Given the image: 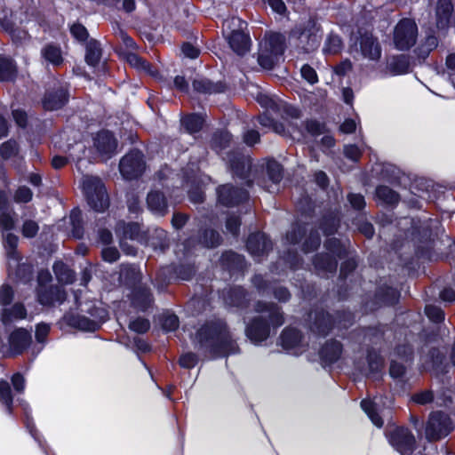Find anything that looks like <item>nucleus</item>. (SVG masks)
<instances>
[{"label": "nucleus", "instance_id": "2", "mask_svg": "<svg viewBox=\"0 0 455 455\" xmlns=\"http://www.w3.org/2000/svg\"><path fill=\"white\" fill-rule=\"evenodd\" d=\"M256 311L262 315L255 318L246 329L247 337L253 342L265 340L269 335V324L278 327L283 323V315L279 307L274 304L259 302Z\"/></svg>", "mask_w": 455, "mask_h": 455}, {"label": "nucleus", "instance_id": "35", "mask_svg": "<svg viewBox=\"0 0 455 455\" xmlns=\"http://www.w3.org/2000/svg\"><path fill=\"white\" fill-rule=\"evenodd\" d=\"M181 122L189 133H194L202 128L204 120L200 116L194 114L184 117Z\"/></svg>", "mask_w": 455, "mask_h": 455}, {"label": "nucleus", "instance_id": "46", "mask_svg": "<svg viewBox=\"0 0 455 455\" xmlns=\"http://www.w3.org/2000/svg\"><path fill=\"white\" fill-rule=\"evenodd\" d=\"M39 230L38 224L31 220H27L22 225V235L24 237L32 238L36 235Z\"/></svg>", "mask_w": 455, "mask_h": 455}, {"label": "nucleus", "instance_id": "64", "mask_svg": "<svg viewBox=\"0 0 455 455\" xmlns=\"http://www.w3.org/2000/svg\"><path fill=\"white\" fill-rule=\"evenodd\" d=\"M240 227V220L237 217L232 216L227 220L226 228L234 235H236Z\"/></svg>", "mask_w": 455, "mask_h": 455}, {"label": "nucleus", "instance_id": "42", "mask_svg": "<svg viewBox=\"0 0 455 455\" xmlns=\"http://www.w3.org/2000/svg\"><path fill=\"white\" fill-rule=\"evenodd\" d=\"M267 171L269 179L275 183L277 184L283 176L282 167L275 161H269L267 164Z\"/></svg>", "mask_w": 455, "mask_h": 455}, {"label": "nucleus", "instance_id": "14", "mask_svg": "<svg viewBox=\"0 0 455 455\" xmlns=\"http://www.w3.org/2000/svg\"><path fill=\"white\" fill-rule=\"evenodd\" d=\"M93 148L99 157L106 161L116 154L117 140L111 132L102 131L94 138Z\"/></svg>", "mask_w": 455, "mask_h": 455}, {"label": "nucleus", "instance_id": "19", "mask_svg": "<svg viewBox=\"0 0 455 455\" xmlns=\"http://www.w3.org/2000/svg\"><path fill=\"white\" fill-rule=\"evenodd\" d=\"M309 319L314 321L313 323L310 324V330L314 333L324 336L331 329V316L323 311L311 313Z\"/></svg>", "mask_w": 455, "mask_h": 455}, {"label": "nucleus", "instance_id": "20", "mask_svg": "<svg viewBox=\"0 0 455 455\" xmlns=\"http://www.w3.org/2000/svg\"><path fill=\"white\" fill-rule=\"evenodd\" d=\"M63 320L68 325L82 331H94L99 328L97 322L73 313L65 315Z\"/></svg>", "mask_w": 455, "mask_h": 455}, {"label": "nucleus", "instance_id": "5", "mask_svg": "<svg viewBox=\"0 0 455 455\" xmlns=\"http://www.w3.org/2000/svg\"><path fill=\"white\" fill-rule=\"evenodd\" d=\"M244 24L238 18H232L223 22V30L228 34V44L238 55H243L250 50V38L242 31Z\"/></svg>", "mask_w": 455, "mask_h": 455}, {"label": "nucleus", "instance_id": "21", "mask_svg": "<svg viewBox=\"0 0 455 455\" xmlns=\"http://www.w3.org/2000/svg\"><path fill=\"white\" fill-rule=\"evenodd\" d=\"M148 209L155 214L164 216L167 212V202L164 196L159 191H151L147 197Z\"/></svg>", "mask_w": 455, "mask_h": 455}, {"label": "nucleus", "instance_id": "1", "mask_svg": "<svg viewBox=\"0 0 455 455\" xmlns=\"http://www.w3.org/2000/svg\"><path fill=\"white\" fill-rule=\"evenodd\" d=\"M195 342L217 356L235 352V346L229 332L227 331L226 325L220 322L206 324L199 329Z\"/></svg>", "mask_w": 455, "mask_h": 455}, {"label": "nucleus", "instance_id": "55", "mask_svg": "<svg viewBox=\"0 0 455 455\" xmlns=\"http://www.w3.org/2000/svg\"><path fill=\"white\" fill-rule=\"evenodd\" d=\"M320 245V237L317 233H312L304 243L305 251H312Z\"/></svg>", "mask_w": 455, "mask_h": 455}, {"label": "nucleus", "instance_id": "22", "mask_svg": "<svg viewBox=\"0 0 455 455\" xmlns=\"http://www.w3.org/2000/svg\"><path fill=\"white\" fill-rule=\"evenodd\" d=\"M302 336L300 332L293 328L284 330L281 335V345L287 350L296 349L295 353L301 352L299 347L301 344Z\"/></svg>", "mask_w": 455, "mask_h": 455}, {"label": "nucleus", "instance_id": "63", "mask_svg": "<svg viewBox=\"0 0 455 455\" xmlns=\"http://www.w3.org/2000/svg\"><path fill=\"white\" fill-rule=\"evenodd\" d=\"M389 372L391 377L393 378H400L405 372V367L403 364L397 363L396 361H392Z\"/></svg>", "mask_w": 455, "mask_h": 455}, {"label": "nucleus", "instance_id": "56", "mask_svg": "<svg viewBox=\"0 0 455 455\" xmlns=\"http://www.w3.org/2000/svg\"><path fill=\"white\" fill-rule=\"evenodd\" d=\"M13 292L8 285H3L0 288V304L8 305L12 299Z\"/></svg>", "mask_w": 455, "mask_h": 455}, {"label": "nucleus", "instance_id": "60", "mask_svg": "<svg viewBox=\"0 0 455 455\" xmlns=\"http://www.w3.org/2000/svg\"><path fill=\"white\" fill-rule=\"evenodd\" d=\"M348 201L351 204L352 207H354L356 210H361L365 205L364 198L360 194L348 195Z\"/></svg>", "mask_w": 455, "mask_h": 455}, {"label": "nucleus", "instance_id": "39", "mask_svg": "<svg viewBox=\"0 0 455 455\" xmlns=\"http://www.w3.org/2000/svg\"><path fill=\"white\" fill-rule=\"evenodd\" d=\"M14 212L10 209L0 212V228L2 230H12L15 226Z\"/></svg>", "mask_w": 455, "mask_h": 455}, {"label": "nucleus", "instance_id": "40", "mask_svg": "<svg viewBox=\"0 0 455 455\" xmlns=\"http://www.w3.org/2000/svg\"><path fill=\"white\" fill-rule=\"evenodd\" d=\"M220 243V235L213 230H205L200 243L205 247H215Z\"/></svg>", "mask_w": 455, "mask_h": 455}, {"label": "nucleus", "instance_id": "33", "mask_svg": "<svg viewBox=\"0 0 455 455\" xmlns=\"http://www.w3.org/2000/svg\"><path fill=\"white\" fill-rule=\"evenodd\" d=\"M376 196L379 200L387 204H396L399 200L398 194L386 186H379L377 188Z\"/></svg>", "mask_w": 455, "mask_h": 455}, {"label": "nucleus", "instance_id": "61", "mask_svg": "<svg viewBox=\"0 0 455 455\" xmlns=\"http://www.w3.org/2000/svg\"><path fill=\"white\" fill-rule=\"evenodd\" d=\"M50 326L45 323H40L36 326V339L38 342L42 343L45 340V338L49 334Z\"/></svg>", "mask_w": 455, "mask_h": 455}, {"label": "nucleus", "instance_id": "59", "mask_svg": "<svg viewBox=\"0 0 455 455\" xmlns=\"http://www.w3.org/2000/svg\"><path fill=\"white\" fill-rule=\"evenodd\" d=\"M315 265L316 267L325 269L326 271L331 272L336 269L337 267V261L331 258L327 257L326 263H322L321 259L317 258L315 261Z\"/></svg>", "mask_w": 455, "mask_h": 455}, {"label": "nucleus", "instance_id": "25", "mask_svg": "<svg viewBox=\"0 0 455 455\" xmlns=\"http://www.w3.org/2000/svg\"><path fill=\"white\" fill-rule=\"evenodd\" d=\"M44 60L53 66H60L63 62L62 51L60 46L48 44L41 50Z\"/></svg>", "mask_w": 455, "mask_h": 455}, {"label": "nucleus", "instance_id": "10", "mask_svg": "<svg viewBox=\"0 0 455 455\" xmlns=\"http://www.w3.org/2000/svg\"><path fill=\"white\" fill-rule=\"evenodd\" d=\"M116 235L120 238V246L122 250L129 254H135V249L127 244L126 240L139 241L142 243L144 241V233L141 231L140 227L137 223H124L119 222L116 229Z\"/></svg>", "mask_w": 455, "mask_h": 455}, {"label": "nucleus", "instance_id": "57", "mask_svg": "<svg viewBox=\"0 0 455 455\" xmlns=\"http://www.w3.org/2000/svg\"><path fill=\"white\" fill-rule=\"evenodd\" d=\"M70 31L71 34L80 41H84L88 36L86 28L81 24H74Z\"/></svg>", "mask_w": 455, "mask_h": 455}, {"label": "nucleus", "instance_id": "51", "mask_svg": "<svg viewBox=\"0 0 455 455\" xmlns=\"http://www.w3.org/2000/svg\"><path fill=\"white\" fill-rule=\"evenodd\" d=\"M162 326L166 331H172L178 328L179 320L174 315H166L163 318Z\"/></svg>", "mask_w": 455, "mask_h": 455}, {"label": "nucleus", "instance_id": "3", "mask_svg": "<svg viewBox=\"0 0 455 455\" xmlns=\"http://www.w3.org/2000/svg\"><path fill=\"white\" fill-rule=\"evenodd\" d=\"M283 50V36L278 33L266 35L260 43L258 57L259 64L266 69H271L280 60Z\"/></svg>", "mask_w": 455, "mask_h": 455}, {"label": "nucleus", "instance_id": "23", "mask_svg": "<svg viewBox=\"0 0 455 455\" xmlns=\"http://www.w3.org/2000/svg\"><path fill=\"white\" fill-rule=\"evenodd\" d=\"M153 302L149 290L144 286H139L132 291V303L140 310H146Z\"/></svg>", "mask_w": 455, "mask_h": 455}, {"label": "nucleus", "instance_id": "4", "mask_svg": "<svg viewBox=\"0 0 455 455\" xmlns=\"http://www.w3.org/2000/svg\"><path fill=\"white\" fill-rule=\"evenodd\" d=\"M83 190L88 204L96 212H104L109 205L106 188L101 180L92 176H84Z\"/></svg>", "mask_w": 455, "mask_h": 455}, {"label": "nucleus", "instance_id": "16", "mask_svg": "<svg viewBox=\"0 0 455 455\" xmlns=\"http://www.w3.org/2000/svg\"><path fill=\"white\" fill-rule=\"evenodd\" d=\"M248 193L231 185H223L218 189V198L224 205L231 206L246 200Z\"/></svg>", "mask_w": 455, "mask_h": 455}, {"label": "nucleus", "instance_id": "50", "mask_svg": "<svg viewBox=\"0 0 455 455\" xmlns=\"http://www.w3.org/2000/svg\"><path fill=\"white\" fill-rule=\"evenodd\" d=\"M302 77L307 80L309 84H314L318 81V77L315 70L309 65L302 66L301 69Z\"/></svg>", "mask_w": 455, "mask_h": 455}, {"label": "nucleus", "instance_id": "7", "mask_svg": "<svg viewBox=\"0 0 455 455\" xmlns=\"http://www.w3.org/2000/svg\"><path fill=\"white\" fill-rule=\"evenodd\" d=\"M291 36L298 39L299 45L307 52L316 49L320 44L321 36L316 23L308 20L305 24L297 26Z\"/></svg>", "mask_w": 455, "mask_h": 455}, {"label": "nucleus", "instance_id": "34", "mask_svg": "<svg viewBox=\"0 0 455 455\" xmlns=\"http://www.w3.org/2000/svg\"><path fill=\"white\" fill-rule=\"evenodd\" d=\"M101 51L95 41H91L86 45L85 60L91 66H96L100 60Z\"/></svg>", "mask_w": 455, "mask_h": 455}, {"label": "nucleus", "instance_id": "9", "mask_svg": "<svg viewBox=\"0 0 455 455\" xmlns=\"http://www.w3.org/2000/svg\"><path fill=\"white\" fill-rule=\"evenodd\" d=\"M387 436L390 444L395 448L401 455H411L415 447L414 435L403 427L390 428Z\"/></svg>", "mask_w": 455, "mask_h": 455}, {"label": "nucleus", "instance_id": "45", "mask_svg": "<svg viewBox=\"0 0 455 455\" xmlns=\"http://www.w3.org/2000/svg\"><path fill=\"white\" fill-rule=\"evenodd\" d=\"M425 312L433 322L439 323L444 319V313L439 307L427 305L426 306Z\"/></svg>", "mask_w": 455, "mask_h": 455}, {"label": "nucleus", "instance_id": "32", "mask_svg": "<svg viewBox=\"0 0 455 455\" xmlns=\"http://www.w3.org/2000/svg\"><path fill=\"white\" fill-rule=\"evenodd\" d=\"M53 271L57 279L63 283H71L75 280L74 273L63 262H56Z\"/></svg>", "mask_w": 455, "mask_h": 455}, {"label": "nucleus", "instance_id": "54", "mask_svg": "<svg viewBox=\"0 0 455 455\" xmlns=\"http://www.w3.org/2000/svg\"><path fill=\"white\" fill-rule=\"evenodd\" d=\"M412 400L418 404H427L433 401V394L431 391L426 390L413 395Z\"/></svg>", "mask_w": 455, "mask_h": 455}, {"label": "nucleus", "instance_id": "41", "mask_svg": "<svg viewBox=\"0 0 455 455\" xmlns=\"http://www.w3.org/2000/svg\"><path fill=\"white\" fill-rule=\"evenodd\" d=\"M193 87L196 91L199 92H218L220 90L218 86L213 84L207 79H197L193 82Z\"/></svg>", "mask_w": 455, "mask_h": 455}, {"label": "nucleus", "instance_id": "17", "mask_svg": "<svg viewBox=\"0 0 455 455\" xmlns=\"http://www.w3.org/2000/svg\"><path fill=\"white\" fill-rule=\"evenodd\" d=\"M4 246L6 251V255L8 258V267L9 269L12 267H18L17 275H20V272L25 268V266H21L19 264L20 256L16 251V247L18 244V236L12 233H7L4 235Z\"/></svg>", "mask_w": 455, "mask_h": 455}, {"label": "nucleus", "instance_id": "15", "mask_svg": "<svg viewBox=\"0 0 455 455\" xmlns=\"http://www.w3.org/2000/svg\"><path fill=\"white\" fill-rule=\"evenodd\" d=\"M355 51H358L363 59L371 61H378L381 56V47L377 38L371 33H364L360 36L357 44H355Z\"/></svg>", "mask_w": 455, "mask_h": 455}, {"label": "nucleus", "instance_id": "49", "mask_svg": "<svg viewBox=\"0 0 455 455\" xmlns=\"http://www.w3.org/2000/svg\"><path fill=\"white\" fill-rule=\"evenodd\" d=\"M368 361L371 372H379L383 367V360L377 353H370L368 355Z\"/></svg>", "mask_w": 455, "mask_h": 455}, {"label": "nucleus", "instance_id": "52", "mask_svg": "<svg viewBox=\"0 0 455 455\" xmlns=\"http://www.w3.org/2000/svg\"><path fill=\"white\" fill-rule=\"evenodd\" d=\"M245 296V292L241 288H235L229 291V301L228 303L233 306H241L242 299Z\"/></svg>", "mask_w": 455, "mask_h": 455}, {"label": "nucleus", "instance_id": "43", "mask_svg": "<svg viewBox=\"0 0 455 455\" xmlns=\"http://www.w3.org/2000/svg\"><path fill=\"white\" fill-rule=\"evenodd\" d=\"M18 153V145L14 140H8L0 146V156L9 159Z\"/></svg>", "mask_w": 455, "mask_h": 455}, {"label": "nucleus", "instance_id": "47", "mask_svg": "<svg viewBox=\"0 0 455 455\" xmlns=\"http://www.w3.org/2000/svg\"><path fill=\"white\" fill-rule=\"evenodd\" d=\"M33 196L32 191L25 187H20L14 194V201L16 203H28L31 201Z\"/></svg>", "mask_w": 455, "mask_h": 455}, {"label": "nucleus", "instance_id": "8", "mask_svg": "<svg viewBox=\"0 0 455 455\" xmlns=\"http://www.w3.org/2000/svg\"><path fill=\"white\" fill-rule=\"evenodd\" d=\"M417 38V26L410 19L402 20L395 27L394 43L397 49L407 50L415 44Z\"/></svg>", "mask_w": 455, "mask_h": 455}, {"label": "nucleus", "instance_id": "30", "mask_svg": "<svg viewBox=\"0 0 455 455\" xmlns=\"http://www.w3.org/2000/svg\"><path fill=\"white\" fill-rule=\"evenodd\" d=\"M17 74L16 66L10 59L0 57V81H12Z\"/></svg>", "mask_w": 455, "mask_h": 455}, {"label": "nucleus", "instance_id": "58", "mask_svg": "<svg viewBox=\"0 0 455 455\" xmlns=\"http://www.w3.org/2000/svg\"><path fill=\"white\" fill-rule=\"evenodd\" d=\"M102 258L105 261L114 262L119 258V252L116 248L106 247L102 250Z\"/></svg>", "mask_w": 455, "mask_h": 455}, {"label": "nucleus", "instance_id": "26", "mask_svg": "<svg viewBox=\"0 0 455 455\" xmlns=\"http://www.w3.org/2000/svg\"><path fill=\"white\" fill-rule=\"evenodd\" d=\"M67 102V93L65 90L59 89L54 93H48L43 101L44 108L47 110H56L60 108Z\"/></svg>", "mask_w": 455, "mask_h": 455}, {"label": "nucleus", "instance_id": "37", "mask_svg": "<svg viewBox=\"0 0 455 455\" xmlns=\"http://www.w3.org/2000/svg\"><path fill=\"white\" fill-rule=\"evenodd\" d=\"M451 11L452 4L450 0H438L436 5V15L438 17V23L447 21Z\"/></svg>", "mask_w": 455, "mask_h": 455}, {"label": "nucleus", "instance_id": "53", "mask_svg": "<svg viewBox=\"0 0 455 455\" xmlns=\"http://www.w3.org/2000/svg\"><path fill=\"white\" fill-rule=\"evenodd\" d=\"M197 363V356L193 353L184 354L180 359V364L184 368H193Z\"/></svg>", "mask_w": 455, "mask_h": 455}, {"label": "nucleus", "instance_id": "29", "mask_svg": "<svg viewBox=\"0 0 455 455\" xmlns=\"http://www.w3.org/2000/svg\"><path fill=\"white\" fill-rule=\"evenodd\" d=\"M126 60L131 65V67L138 69L139 71H143L151 75L152 76H156L157 75V71L153 70L148 62L135 53H128L126 56Z\"/></svg>", "mask_w": 455, "mask_h": 455}, {"label": "nucleus", "instance_id": "28", "mask_svg": "<svg viewBox=\"0 0 455 455\" xmlns=\"http://www.w3.org/2000/svg\"><path fill=\"white\" fill-rule=\"evenodd\" d=\"M141 279L139 268L132 265H123L120 271V280L127 284H135Z\"/></svg>", "mask_w": 455, "mask_h": 455}, {"label": "nucleus", "instance_id": "36", "mask_svg": "<svg viewBox=\"0 0 455 455\" xmlns=\"http://www.w3.org/2000/svg\"><path fill=\"white\" fill-rule=\"evenodd\" d=\"M0 401L3 403L9 413L12 411V396L11 387L7 381H0Z\"/></svg>", "mask_w": 455, "mask_h": 455}, {"label": "nucleus", "instance_id": "31", "mask_svg": "<svg viewBox=\"0 0 455 455\" xmlns=\"http://www.w3.org/2000/svg\"><path fill=\"white\" fill-rule=\"evenodd\" d=\"M361 407L376 427H381L383 426V420L377 412L378 403L376 401L363 400L361 402Z\"/></svg>", "mask_w": 455, "mask_h": 455}, {"label": "nucleus", "instance_id": "27", "mask_svg": "<svg viewBox=\"0 0 455 455\" xmlns=\"http://www.w3.org/2000/svg\"><path fill=\"white\" fill-rule=\"evenodd\" d=\"M341 350V345L339 342L331 341L326 343V345L321 349L320 356L324 362L331 363L339 358Z\"/></svg>", "mask_w": 455, "mask_h": 455}, {"label": "nucleus", "instance_id": "24", "mask_svg": "<svg viewBox=\"0 0 455 455\" xmlns=\"http://www.w3.org/2000/svg\"><path fill=\"white\" fill-rule=\"evenodd\" d=\"M27 311L22 304H15L11 308L3 309L1 322L4 325L11 324L12 322L26 318Z\"/></svg>", "mask_w": 455, "mask_h": 455}, {"label": "nucleus", "instance_id": "6", "mask_svg": "<svg viewBox=\"0 0 455 455\" xmlns=\"http://www.w3.org/2000/svg\"><path fill=\"white\" fill-rule=\"evenodd\" d=\"M454 428L450 417L443 412L430 414L425 427V435L428 441H438L446 437Z\"/></svg>", "mask_w": 455, "mask_h": 455}, {"label": "nucleus", "instance_id": "44", "mask_svg": "<svg viewBox=\"0 0 455 455\" xmlns=\"http://www.w3.org/2000/svg\"><path fill=\"white\" fill-rule=\"evenodd\" d=\"M305 130L311 136H318L325 132V126L315 120L307 121L305 124Z\"/></svg>", "mask_w": 455, "mask_h": 455}, {"label": "nucleus", "instance_id": "18", "mask_svg": "<svg viewBox=\"0 0 455 455\" xmlns=\"http://www.w3.org/2000/svg\"><path fill=\"white\" fill-rule=\"evenodd\" d=\"M247 249L253 257H259L271 249V242L263 233L252 234L247 240Z\"/></svg>", "mask_w": 455, "mask_h": 455}, {"label": "nucleus", "instance_id": "12", "mask_svg": "<svg viewBox=\"0 0 455 455\" xmlns=\"http://www.w3.org/2000/svg\"><path fill=\"white\" fill-rule=\"evenodd\" d=\"M31 334L23 328L13 331L8 339V345H3L1 352L4 356H14L21 354L31 343Z\"/></svg>", "mask_w": 455, "mask_h": 455}, {"label": "nucleus", "instance_id": "13", "mask_svg": "<svg viewBox=\"0 0 455 455\" xmlns=\"http://www.w3.org/2000/svg\"><path fill=\"white\" fill-rule=\"evenodd\" d=\"M51 280V274L48 271H42L38 275L39 290L38 300L43 305H52L55 302L62 303L66 299L65 291L60 287H51L48 291L44 289V283Z\"/></svg>", "mask_w": 455, "mask_h": 455}, {"label": "nucleus", "instance_id": "62", "mask_svg": "<svg viewBox=\"0 0 455 455\" xmlns=\"http://www.w3.org/2000/svg\"><path fill=\"white\" fill-rule=\"evenodd\" d=\"M12 384L18 393H22L25 388V379L20 373H15L12 377Z\"/></svg>", "mask_w": 455, "mask_h": 455}, {"label": "nucleus", "instance_id": "38", "mask_svg": "<svg viewBox=\"0 0 455 455\" xmlns=\"http://www.w3.org/2000/svg\"><path fill=\"white\" fill-rule=\"evenodd\" d=\"M342 42L338 36L330 35L324 44L323 52L328 54H336L340 52Z\"/></svg>", "mask_w": 455, "mask_h": 455}, {"label": "nucleus", "instance_id": "48", "mask_svg": "<svg viewBox=\"0 0 455 455\" xmlns=\"http://www.w3.org/2000/svg\"><path fill=\"white\" fill-rule=\"evenodd\" d=\"M129 327L138 333H144L149 329L150 323L146 319L137 318L130 323Z\"/></svg>", "mask_w": 455, "mask_h": 455}, {"label": "nucleus", "instance_id": "11", "mask_svg": "<svg viewBox=\"0 0 455 455\" xmlns=\"http://www.w3.org/2000/svg\"><path fill=\"white\" fill-rule=\"evenodd\" d=\"M121 174L127 180L140 176L145 170V163L141 152L134 150L125 155L120 161Z\"/></svg>", "mask_w": 455, "mask_h": 455}]
</instances>
